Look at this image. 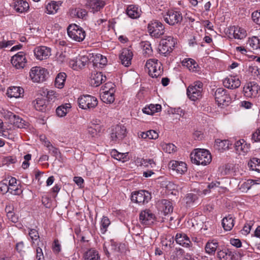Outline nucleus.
Returning <instances> with one entry per match:
<instances>
[{"label":"nucleus","instance_id":"6e6d98bb","mask_svg":"<svg viewBox=\"0 0 260 260\" xmlns=\"http://www.w3.org/2000/svg\"><path fill=\"white\" fill-rule=\"evenodd\" d=\"M251 140L253 142H260V127L252 134Z\"/></svg>","mask_w":260,"mask_h":260},{"label":"nucleus","instance_id":"6e6552de","mask_svg":"<svg viewBox=\"0 0 260 260\" xmlns=\"http://www.w3.org/2000/svg\"><path fill=\"white\" fill-rule=\"evenodd\" d=\"M79 106L82 109H89L98 105V100L94 96L87 94L80 96L78 100Z\"/></svg>","mask_w":260,"mask_h":260},{"label":"nucleus","instance_id":"338daca9","mask_svg":"<svg viewBox=\"0 0 260 260\" xmlns=\"http://www.w3.org/2000/svg\"><path fill=\"white\" fill-rule=\"evenodd\" d=\"M96 61H99L100 64L106 65L107 62V60L106 57L103 56L101 54H98L96 55Z\"/></svg>","mask_w":260,"mask_h":260},{"label":"nucleus","instance_id":"20e7f679","mask_svg":"<svg viewBox=\"0 0 260 260\" xmlns=\"http://www.w3.org/2000/svg\"><path fill=\"white\" fill-rule=\"evenodd\" d=\"M67 31L69 37L78 42H82L86 36L85 30L76 24L70 25L68 27Z\"/></svg>","mask_w":260,"mask_h":260},{"label":"nucleus","instance_id":"a18cd8bd","mask_svg":"<svg viewBox=\"0 0 260 260\" xmlns=\"http://www.w3.org/2000/svg\"><path fill=\"white\" fill-rule=\"evenodd\" d=\"M25 122V121L22 118L16 115L15 118L13 119L11 123L17 127L22 128L26 125Z\"/></svg>","mask_w":260,"mask_h":260},{"label":"nucleus","instance_id":"603ef678","mask_svg":"<svg viewBox=\"0 0 260 260\" xmlns=\"http://www.w3.org/2000/svg\"><path fill=\"white\" fill-rule=\"evenodd\" d=\"M0 191L3 194H5L9 191L7 180H4L0 182Z\"/></svg>","mask_w":260,"mask_h":260},{"label":"nucleus","instance_id":"bb28decb","mask_svg":"<svg viewBox=\"0 0 260 260\" xmlns=\"http://www.w3.org/2000/svg\"><path fill=\"white\" fill-rule=\"evenodd\" d=\"M12 7L15 11L19 13H23L27 11L29 9V5L26 1L18 0L14 2Z\"/></svg>","mask_w":260,"mask_h":260},{"label":"nucleus","instance_id":"49530a36","mask_svg":"<svg viewBox=\"0 0 260 260\" xmlns=\"http://www.w3.org/2000/svg\"><path fill=\"white\" fill-rule=\"evenodd\" d=\"M260 163V159L256 157H253L249 160L248 163L249 168L252 170L257 172V167Z\"/></svg>","mask_w":260,"mask_h":260},{"label":"nucleus","instance_id":"c03bdc74","mask_svg":"<svg viewBox=\"0 0 260 260\" xmlns=\"http://www.w3.org/2000/svg\"><path fill=\"white\" fill-rule=\"evenodd\" d=\"M248 44L253 49L256 50L259 48V40L258 37L253 36L248 40Z\"/></svg>","mask_w":260,"mask_h":260},{"label":"nucleus","instance_id":"aec40b11","mask_svg":"<svg viewBox=\"0 0 260 260\" xmlns=\"http://www.w3.org/2000/svg\"><path fill=\"white\" fill-rule=\"evenodd\" d=\"M224 87L230 89H236L241 85L240 80L235 76H230L226 78L223 81Z\"/></svg>","mask_w":260,"mask_h":260},{"label":"nucleus","instance_id":"13d9d810","mask_svg":"<svg viewBox=\"0 0 260 260\" xmlns=\"http://www.w3.org/2000/svg\"><path fill=\"white\" fill-rule=\"evenodd\" d=\"M87 132L88 134L92 137H95L99 135L96 130L93 128V126L89 124L87 127Z\"/></svg>","mask_w":260,"mask_h":260},{"label":"nucleus","instance_id":"423d86ee","mask_svg":"<svg viewBox=\"0 0 260 260\" xmlns=\"http://www.w3.org/2000/svg\"><path fill=\"white\" fill-rule=\"evenodd\" d=\"M148 31L150 35L155 38H159L165 34V26L159 21H151L148 24Z\"/></svg>","mask_w":260,"mask_h":260},{"label":"nucleus","instance_id":"a19ab883","mask_svg":"<svg viewBox=\"0 0 260 260\" xmlns=\"http://www.w3.org/2000/svg\"><path fill=\"white\" fill-rule=\"evenodd\" d=\"M85 260H100L98 252L94 249H89L84 255Z\"/></svg>","mask_w":260,"mask_h":260},{"label":"nucleus","instance_id":"ea45409f","mask_svg":"<svg viewBox=\"0 0 260 260\" xmlns=\"http://www.w3.org/2000/svg\"><path fill=\"white\" fill-rule=\"evenodd\" d=\"M71 14L78 18L86 19L87 17V11L84 9L77 8L72 10Z\"/></svg>","mask_w":260,"mask_h":260},{"label":"nucleus","instance_id":"bf43d9fd","mask_svg":"<svg viewBox=\"0 0 260 260\" xmlns=\"http://www.w3.org/2000/svg\"><path fill=\"white\" fill-rule=\"evenodd\" d=\"M48 151L49 153H50L52 155L54 156L56 158L60 154L58 149L54 146H50V147H49V149H48Z\"/></svg>","mask_w":260,"mask_h":260},{"label":"nucleus","instance_id":"393cba45","mask_svg":"<svg viewBox=\"0 0 260 260\" xmlns=\"http://www.w3.org/2000/svg\"><path fill=\"white\" fill-rule=\"evenodd\" d=\"M159 209L162 211L165 215L172 212L173 207L171 201L168 200H161L158 202Z\"/></svg>","mask_w":260,"mask_h":260},{"label":"nucleus","instance_id":"7ed1b4c3","mask_svg":"<svg viewBox=\"0 0 260 260\" xmlns=\"http://www.w3.org/2000/svg\"><path fill=\"white\" fill-rule=\"evenodd\" d=\"M145 67L148 69L149 75L152 78H157L163 73L162 64L156 59H150L146 63Z\"/></svg>","mask_w":260,"mask_h":260},{"label":"nucleus","instance_id":"4c0bfd02","mask_svg":"<svg viewBox=\"0 0 260 260\" xmlns=\"http://www.w3.org/2000/svg\"><path fill=\"white\" fill-rule=\"evenodd\" d=\"M127 153H120L115 149H113L111 152V156L115 159L125 162L128 159Z\"/></svg>","mask_w":260,"mask_h":260},{"label":"nucleus","instance_id":"37998d69","mask_svg":"<svg viewBox=\"0 0 260 260\" xmlns=\"http://www.w3.org/2000/svg\"><path fill=\"white\" fill-rule=\"evenodd\" d=\"M110 224L109 219L106 216H103L101 221V232L104 234L107 231V228Z\"/></svg>","mask_w":260,"mask_h":260},{"label":"nucleus","instance_id":"052dcab7","mask_svg":"<svg viewBox=\"0 0 260 260\" xmlns=\"http://www.w3.org/2000/svg\"><path fill=\"white\" fill-rule=\"evenodd\" d=\"M29 236L32 241H36L39 238V233L35 229H31L29 232Z\"/></svg>","mask_w":260,"mask_h":260},{"label":"nucleus","instance_id":"f704fd0d","mask_svg":"<svg viewBox=\"0 0 260 260\" xmlns=\"http://www.w3.org/2000/svg\"><path fill=\"white\" fill-rule=\"evenodd\" d=\"M67 75L66 73L61 72L58 74L55 80V86L56 87L61 89L64 85Z\"/></svg>","mask_w":260,"mask_h":260},{"label":"nucleus","instance_id":"a211bd4d","mask_svg":"<svg viewBox=\"0 0 260 260\" xmlns=\"http://www.w3.org/2000/svg\"><path fill=\"white\" fill-rule=\"evenodd\" d=\"M169 167L173 171H176L177 174L181 175L187 170L186 164L182 161H171L169 163Z\"/></svg>","mask_w":260,"mask_h":260},{"label":"nucleus","instance_id":"5fc2aeb1","mask_svg":"<svg viewBox=\"0 0 260 260\" xmlns=\"http://www.w3.org/2000/svg\"><path fill=\"white\" fill-rule=\"evenodd\" d=\"M176 147L173 144H166L164 146L163 149L167 153H171L176 151Z\"/></svg>","mask_w":260,"mask_h":260},{"label":"nucleus","instance_id":"c9c22d12","mask_svg":"<svg viewBox=\"0 0 260 260\" xmlns=\"http://www.w3.org/2000/svg\"><path fill=\"white\" fill-rule=\"evenodd\" d=\"M161 106L159 104L150 105L148 107H145L143 109V112L148 115H153L155 112H158L161 111Z\"/></svg>","mask_w":260,"mask_h":260},{"label":"nucleus","instance_id":"4be33fe9","mask_svg":"<svg viewBox=\"0 0 260 260\" xmlns=\"http://www.w3.org/2000/svg\"><path fill=\"white\" fill-rule=\"evenodd\" d=\"M106 80V77L102 72H96L91 75L90 84L92 86L97 87Z\"/></svg>","mask_w":260,"mask_h":260},{"label":"nucleus","instance_id":"680f3d73","mask_svg":"<svg viewBox=\"0 0 260 260\" xmlns=\"http://www.w3.org/2000/svg\"><path fill=\"white\" fill-rule=\"evenodd\" d=\"M4 116L5 118L8 119L11 123L13 119L15 118L16 115L10 111H6L4 112Z\"/></svg>","mask_w":260,"mask_h":260},{"label":"nucleus","instance_id":"0e129e2a","mask_svg":"<svg viewBox=\"0 0 260 260\" xmlns=\"http://www.w3.org/2000/svg\"><path fill=\"white\" fill-rule=\"evenodd\" d=\"M252 18L254 22L258 24L260 20V11H256L252 13Z\"/></svg>","mask_w":260,"mask_h":260},{"label":"nucleus","instance_id":"de8ad7c7","mask_svg":"<svg viewBox=\"0 0 260 260\" xmlns=\"http://www.w3.org/2000/svg\"><path fill=\"white\" fill-rule=\"evenodd\" d=\"M183 65L187 67L189 70L196 69L198 67V64L194 60L191 58H187L185 59V61H183Z\"/></svg>","mask_w":260,"mask_h":260},{"label":"nucleus","instance_id":"3c124183","mask_svg":"<svg viewBox=\"0 0 260 260\" xmlns=\"http://www.w3.org/2000/svg\"><path fill=\"white\" fill-rule=\"evenodd\" d=\"M143 48L144 53L147 55H150L152 52L151 44L149 42H144L142 43V45Z\"/></svg>","mask_w":260,"mask_h":260},{"label":"nucleus","instance_id":"09e8293b","mask_svg":"<svg viewBox=\"0 0 260 260\" xmlns=\"http://www.w3.org/2000/svg\"><path fill=\"white\" fill-rule=\"evenodd\" d=\"M140 164V166H143L145 167L153 168V166H155V163L152 159H144L141 158L139 162Z\"/></svg>","mask_w":260,"mask_h":260},{"label":"nucleus","instance_id":"9b49d317","mask_svg":"<svg viewBox=\"0 0 260 260\" xmlns=\"http://www.w3.org/2000/svg\"><path fill=\"white\" fill-rule=\"evenodd\" d=\"M214 96L218 105H228L231 100L228 91L222 88H217L215 92Z\"/></svg>","mask_w":260,"mask_h":260},{"label":"nucleus","instance_id":"f8f14e48","mask_svg":"<svg viewBox=\"0 0 260 260\" xmlns=\"http://www.w3.org/2000/svg\"><path fill=\"white\" fill-rule=\"evenodd\" d=\"M151 199V193L144 190L134 192L132 195V201L138 203H147Z\"/></svg>","mask_w":260,"mask_h":260},{"label":"nucleus","instance_id":"0eeeda50","mask_svg":"<svg viewBox=\"0 0 260 260\" xmlns=\"http://www.w3.org/2000/svg\"><path fill=\"white\" fill-rule=\"evenodd\" d=\"M48 72L47 70L40 67H32L29 72V76L34 82H42L46 80Z\"/></svg>","mask_w":260,"mask_h":260},{"label":"nucleus","instance_id":"b1692460","mask_svg":"<svg viewBox=\"0 0 260 260\" xmlns=\"http://www.w3.org/2000/svg\"><path fill=\"white\" fill-rule=\"evenodd\" d=\"M8 187L9 188V192L14 195H20L22 193V190L21 186L17 185V180L14 177H11L8 181Z\"/></svg>","mask_w":260,"mask_h":260},{"label":"nucleus","instance_id":"69168bd1","mask_svg":"<svg viewBox=\"0 0 260 260\" xmlns=\"http://www.w3.org/2000/svg\"><path fill=\"white\" fill-rule=\"evenodd\" d=\"M52 249L54 252L59 253L61 250L60 245L58 240H55L52 246Z\"/></svg>","mask_w":260,"mask_h":260},{"label":"nucleus","instance_id":"5701e85b","mask_svg":"<svg viewBox=\"0 0 260 260\" xmlns=\"http://www.w3.org/2000/svg\"><path fill=\"white\" fill-rule=\"evenodd\" d=\"M141 9L136 5H128L126 9V14L132 19H137L140 17L141 15Z\"/></svg>","mask_w":260,"mask_h":260},{"label":"nucleus","instance_id":"2f4dec72","mask_svg":"<svg viewBox=\"0 0 260 260\" xmlns=\"http://www.w3.org/2000/svg\"><path fill=\"white\" fill-rule=\"evenodd\" d=\"M217 256L220 260H233L235 258L234 253L229 249L218 251Z\"/></svg>","mask_w":260,"mask_h":260},{"label":"nucleus","instance_id":"e2e57ef3","mask_svg":"<svg viewBox=\"0 0 260 260\" xmlns=\"http://www.w3.org/2000/svg\"><path fill=\"white\" fill-rule=\"evenodd\" d=\"M14 41H6L3 40L0 42V49L6 48L11 46L14 44Z\"/></svg>","mask_w":260,"mask_h":260},{"label":"nucleus","instance_id":"f257e3e1","mask_svg":"<svg viewBox=\"0 0 260 260\" xmlns=\"http://www.w3.org/2000/svg\"><path fill=\"white\" fill-rule=\"evenodd\" d=\"M190 159L193 164L205 166L211 162L212 157L208 150L199 149L194 150V152L190 154Z\"/></svg>","mask_w":260,"mask_h":260},{"label":"nucleus","instance_id":"4d7b16f0","mask_svg":"<svg viewBox=\"0 0 260 260\" xmlns=\"http://www.w3.org/2000/svg\"><path fill=\"white\" fill-rule=\"evenodd\" d=\"M256 184H258V183L256 182V180L249 179L246 182H245L242 186L243 188L248 190L252 187V185Z\"/></svg>","mask_w":260,"mask_h":260},{"label":"nucleus","instance_id":"f3484780","mask_svg":"<svg viewBox=\"0 0 260 260\" xmlns=\"http://www.w3.org/2000/svg\"><path fill=\"white\" fill-rule=\"evenodd\" d=\"M34 52L36 57L40 60L47 59L51 55V49L46 46L37 47Z\"/></svg>","mask_w":260,"mask_h":260},{"label":"nucleus","instance_id":"864d4df0","mask_svg":"<svg viewBox=\"0 0 260 260\" xmlns=\"http://www.w3.org/2000/svg\"><path fill=\"white\" fill-rule=\"evenodd\" d=\"M197 199V196L192 193L187 194L185 198L187 204L193 203Z\"/></svg>","mask_w":260,"mask_h":260},{"label":"nucleus","instance_id":"4468645a","mask_svg":"<svg viewBox=\"0 0 260 260\" xmlns=\"http://www.w3.org/2000/svg\"><path fill=\"white\" fill-rule=\"evenodd\" d=\"M260 87L254 82L247 83L243 87L244 95L247 98H253L257 96Z\"/></svg>","mask_w":260,"mask_h":260},{"label":"nucleus","instance_id":"7c9ffc66","mask_svg":"<svg viewBox=\"0 0 260 260\" xmlns=\"http://www.w3.org/2000/svg\"><path fill=\"white\" fill-rule=\"evenodd\" d=\"M218 242L215 240H210L206 244L205 250L206 253L210 255L214 254L216 250L218 247Z\"/></svg>","mask_w":260,"mask_h":260},{"label":"nucleus","instance_id":"9d476101","mask_svg":"<svg viewBox=\"0 0 260 260\" xmlns=\"http://www.w3.org/2000/svg\"><path fill=\"white\" fill-rule=\"evenodd\" d=\"M126 135V127L122 125H116L111 129L110 134L111 141L119 143Z\"/></svg>","mask_w":260,"mask_h":260},{"label":"nucleus","instance_id":"8fccbe9b","mask_svg":"<svg viewBox=\"0 0 260 260\" xmlns=\"http://www.w3.org/2000/svg\"><path fill=\"white\" fill-rule=\"evenodd\" d=\"M10 209V207H9V209L7 206L6 208V210L7 212V215L8 218L14 223L17 222L18 221V216L16 215L13 212L9 210Z\"/></svg>","mask_w":260,"mask_h":260},{"label":"nucleus","instance_id":"ddd939ff","mask_svg":"<svg viewBox=\"0 0 260 260\" xmlns=\"http://www.w3.org/2000/svg\"><path fill=\"white\" fill-rule=\"evenodd\" d=\"M139 220L142 224L150 225L155 221V216L150 210L145 209L140 212Z\"/></svg>","mask_w":260,"mask_h":260},{"label":"nucleus","instance_id":"1a4fd4ad","mask_svg":"<svg viewBox=\"0 0 260 260\" xmlns=\"http://www.w3.org/2000/svg\"><path fill=\"white\" fill-rule=\"evenodd\" d=\"M165 21L170 25L180 23L182 20V15L180 12L170 10L163 16Z\"/></svg>","mask_w":260,"mask_h":260},{"label":"nucleus","instance_id":"dca6fc26","mask_svg":"<svg viewBox=\"0 0 260 260\" xmlns=\"http://www.w3.org/2000/svg\"><path fill=\"white\" fill-rule=\"evenodd\" d=\"M12 65L17 69L24 68L26 63L25 54L23 52H19L11 58Z\"/></svg>","mask_w":260,"mask_h":260},{"label":"nucleus","instance_id":"79ce46f5","mask_svg":"<svg viewBox=\"0 0 260 260\" xmlns=\"http://www.w3.org/2000/svg\"><path fill=\"white\" fill-rule=\"evenodd\" d=\"M233 36L237 39H243L246 36V31L243 28L240 27H234Z\"/></svg>","mask_w":260,"mask_h":260},{"label":"nucleus","instance_id":"473e14b6","mask_svg":"<svg viewBox=\"0 0 260 260\" xmlns=\"http://www.w3.org/2000/svg\"><path fill=\"white\" fill-rule=\"evenodd\" d=\"M234 219L231 215L224 217L222 220V225L223 229L227 231H231L234 225Z\"/></svg>","mask_w":260,"mask_h":260},{"label":"nucleus","instance_id":"e433bc0d","mask_svg":"<svg viewBox=\"0 0 260 260\" xmlns=\"http://www.w3.org/2000/svg\"><path fill=\"white\" fill-rule=\"evenodd\" d=\"M71 108L70 104H66L58 107L56 110V113L58 116L63 117L66 115Z\"/></svg>","mask_w":260,"mask_h":260},{"label":"nucleus","instance_id":"c85d7f7f","mask_svg":"<svg viewBox=\"0 0 260 260\" xmlns=\"http://www.w3.org/2000/svg\"><path fill=\"white\" fill-rule=\"evenodd\" d=\"M47 103L46 100L43 98H37L33 102V104L35 108L37 111L45 112L48 109Z\"/></svg>","mask_w":260,"mask_h":260},{"label":"nucleus","instance_id":"2eb2a0df","mask_svg":"<svg viewBox=\"0 0 260 260\" xmlns=\"http://www.w3.org/2000/svg\"><path fill=\"white\" fill-rule=\"evenodd\" d=\"M89 59L87 56L79 55L70 60L69 65L74 70H78L85 67Z\"/></svg>","mask_w":260,"mask_h":260},{"label":"nucleus","instance_id":"412c9836","mask_svg":"<svg viewBox=\"0 0 260 260\" xmlns=\"http://www.w3.org/2000/svg\"><path fill=\"white\" fill-rule=\"evenodd\" d=\"M176 243L184 247L192 246V243L189 237L184 233H177L175 236Z\"/></svg>","mask_w":260,"mask_h":260},{"label":"nucleus","instance_id":"39448f33","mask_svg":"<svg viewBox=\"0 0 260 260\" xmlns=\"http://www.w3.org/2000/svg\"><path fill=\"white\" fill-rule=\"evenodd\" d=\"M203 84L200 81H196L187 89V95L191 101H196L201 98Z\"/></svg>","mask_w":260,"mask_h":260},{"label":"nucleus","instance_id":"f03ea898","mask_svg":"<svg viewBox=\"0 0 260 260\" xmlns=\"http://www.w3.org/2000/svg\"><path fill=\"white\" fill-rule=\"evenodd\" d=\"M177 43L176 39L172 36H167L161 39L159 45V51L160 54L167 56L173 50Z\"/></svg>","mask_w":260,"mask_h":260},{"label":"nucleus","instance_id":"6ab92c4d","mask_svg":"<svg viewBox=\"0 0 260 260\" xmlns=\"http://www.w3.org/2000/svg\"><path fill=\"white\" fill-rule=\"evenodd\" d=\"M133 54L132 52L127 48L122 50L119 56L121 63L125 67H128L131 64V60Z\"/></svg>","mask_w":260,"mask_h":260},{"label":"nucleus","instance_id":"72a5a7b5","mask_svg":"<svg viewBox=\"0 0 260 260\" xmlns=\"http://www.w3.org/2000/svg\"><path fill=\"white\" fill-rule=\"evenodd\" d=\"M244 143L245 141L242 139L236 141L235 143V149L238 153H246L249 151L248 146Z\"/></svg>","mask_w":260,"mask_h":260},{"label":"nucleus","instance_id":"cd10ccee","mask_svg":"<svg viewBox=\"0 0 260 260\" xmlns=\"http://www.w3.org/2000/svg\"><path fill=\"white\" fill-rule=\"evenodd\" d=\"M61 4V1H51L46 5L45 12L48 14L56 13Z\"/></svg>","mask_w":260,"mask_h":260},{"label":"nucleus","instance_id":"774afa93","mask_svg":"<svg viewBox=\"0 0 260 260\" xmlns=\"http://www.w3.org/2000/svg\"><path fill=\"white\" fill-rule=\"evenodd\" d=\"M36 258L37 260H44L42 249L40 247H38L36 249Z\"/></svg>","mask_w":260,"mask_h":260},{"label":"nucleus","instance_id":"58836bf2","mask_svg":"<svg viewBox=\"0 0 260 260\" xmlns=\"http://www.w3.org/2000/svg\"><path fill=\"white\" fill-rule=\"evenodd\" d=\"M215 145L219 150L223 151L229 149L231 144L228 140L217 139L215 140Z\"/></svg>","mask_w":260,"mask_h":260},{"label":"nucleus","instance_id":"a878e982","mask_svg":"<svg viewBox=\"0 0 260 260\" xmlns=\"http://www.w3.org/2000/svg\"><path fill=\"white\" fill-rule=\"evenodd\" d=\"M115 89H111V90L102 91L100 93V97L102 101L107 104H111L114 102L115 100L114 96Z\"/></svg>","mask_w":260,"mask_h":260},{"label":"nucleus","instance_id":"c756f323","mask_svg":"<svg viewBox=\"0 0 260 260\" xmlns=\"http://www.w3.org/2000/svg\"><path fill=\"white\" fill-rule=\"evenodd\" d=\"M24 92L23 88L17 87L13 86L9 87L7 92V94L8 97L18 98L21 96V95Z\"/></svg>","mask_w":260,"mask_h":260}]
</instances>
